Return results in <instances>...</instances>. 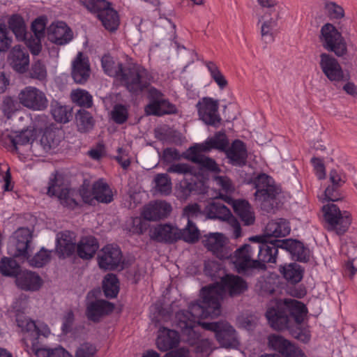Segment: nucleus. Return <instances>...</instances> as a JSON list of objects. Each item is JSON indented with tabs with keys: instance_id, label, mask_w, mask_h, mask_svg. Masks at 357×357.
Wrapping results in <instances>:
<instances>
[{
	"instance_id": "a18cd8bd",
	"label": "nucleus",
	"mask_w": 357,
	"mask_h": 357,
	"mask_svg": "<svg viewBox=\"0 0 357 357\" xmlns=\"http://www.w3.org/2000/svg\"><path fill=\"white\" fill-rule=\"evenodd\" d=\"M70 98L75 105L84 107L91 108L93 106V96L89 91L82 89L73 90Z\"/></svg>"
},
{
	"instance_id": "f03ea898",
	"label": "nucleus",
	"mask_w": 357,
	"mask_h": 357,
	"mask_svg": "<svg viewBox=\"0 0 357 357\" xmlns=\"http://www.w3.org/2000/svg\"><path fill=\"white\" fill-rule=\"evenodd\" d=\"M104 72L110 77H116L131 93L142 92L150 84L151 75L148 70L139 65L124 66L114 60L109 54L101 59Z\"/></svg>"
},
{
	"instance_id": "9b49d317",
	"label": "nucleus",
	"mask_w": 357,
	"mask_h": 357,
	"mask_svg": "<svg viewBox=\"0 0 357 357\" xmlns=\"http://www.w3.org/2000/svg\"><path fill=\"white\" fill-rule=\"evenodd\" d=\"M320 68L324 75L334 84L337 88L340 87V83L349 80V74H345L338 61L333 56L322 53L320 54Z\"/></svg>"
},
{
	"instance_id": "c756f323",
	"label": "nucleus",
	"mask_w": 357,
	"mask_h": 357,
	"mask_svg": "<svg viewBox=\"0 0 357 357\" xmlns=\"http://www.w3.org/2000/svg\"><path fill=\"white\" fill-rule=\"evenodd\" d=\"M282 245V249L289 252L294 259L300 262H307L310 259L309 250L299 241L288 238L279 242Z\"/></svg>"
},
{
	"instance_id": "09e8293b",
	"label": "nucleus",
	"mask_w": 357,
	"mask_h": 357,
	"mask_svg": "<svg viewBox=\"0 0 357 357\" xmlns=\"http://www.w3.org/2000/svg\"><path fill=\"white\" fill-rule=\"evenodd\" d=\"M268 344L274 350L284 356L293 344L279 335H271L268 337Z\"/></svg>"
},
{
	"instance_id": "7c9ffc66",
	"label": "nucleus",
	"mask_w": 357,
	"mask_h": 357,
	"mask_svg": "<svg viewBox=\"0 0 357 357\" xmlns=\"http://www.w3.org/2000/svg\"><path fill=\"white\" fill-rule=\"evenodd\" d=\"M151 238L160 243H173L179 240L178 228L170 225H159L151 231Z\"/></svg>"
},
{
	"instance_id": "b1692460",
	"label": "nucleus",
	"mask_w": 357,
	"mask_h": 357,
	"mask_svg": "<svg viewBox=\"0 0 357 357\" xmlns=\"http://www.w3.org/2000/svg\"><path fill=\"white\" fill-rule=\"evenodd\" d=\"M114 308L113 303L105 300H96L86 305V315L89 320L98 322L100 319L111 313Z\"/></svg>"
},
{
	"instance_id": "5701e85b",
	"label": "nucleus",
	"mask_w": 357,
	"mask_h": 357,
	"mask_svg": "<svg viewBox=\"0 0 357 357\" xmlns=\"http://www.w3.org/2000/svg\"><path fill=\"white\" fill-rule=\"evenodd\" d=\"M229 163L234 166L243 167L246 164L248 158L247 148L244 142L235 139L231 146L225 151Z\"/></svg>"
},
{
	"instance_id": "393cba45",
	"label": "nucleus",
	"mask_w": 357,
	"mask_h": 357,
	"mask_svg": "<svg viewBox=\"0 0 357 357\" xmlns=\"http://www.w3.org/2000/svg\"><path fill=\"white\" fill-rule=\"evenodd\" d=\"M172 206L166 202L151 203L144 207L142 217L149 221H156L166 218L171 212Z\"/></svg>"
},
{
	"instance_id": "37998d69",
	"label": "nucleus",
	"mask_w": 357,
	"mask_h": 357,
	"mask_svg": "<svg viewBox=\"0 0 357 357\" xmlns=\"http://www.w3.org/2000/svg\"><path fill=\"white\" fill-rule=\"evenodd\" d=\"M179 240H183L189 243L197 242L200 237V231L192 220H188L186 226L183 229H178Z\"/></svg>"
},
{
	"instance_id": "0e129e2a",
	"label": "nucleus",
	"mask_w": 357,
	"mask_h": 357,
	"mask_svg": "<svg viewBox=\"0 0 357 357\" xmlns=\"http://www.w3.org/2000/svg\"><path fill=\"white\" fill-rule=\"evenodd\" d=\"M41 38L31 34L29 38L26 36V39L23 40L25 41L27 47L33 55H38L41 52Z\"/></svg>"
},
{
	"instance_id": "e433bc0d",
	"label": "nucleus",
	"mask_w": 357,
	"mask_h": 357,
	"mask_svg": "<svg viewBox=\"0 0 357 357\" xmlns=\"http://www.w3.org/2000/svg\"><path fill=\"white\" fill-rule=\"evenodd\" d=\"M202 148V151H210L211 149H217L224 152L229 146V139L224 132L219 131L216 132L213 137L208 139L204 144H198Z\"/></svg>"
},
{
	"instance_id": "3c124183",
	"label": "nucleus",
	"mask_w": 357,
	"mask_h": 357,
	"mask_svg": "<svg viewBox=\"0 0 357 357\" xmlns=\"http://www.w3.org/2000/svg\"><path fill=\"white\" fill-rule=\"evenodd\" d=\"M204 63L210 73L211 78L217 84L220 89H225L228 85V82L220 72L218 66L213 61H206Z\"/></svg>"
},
{
	"instance_id": "6ab92c4d",
	"label": "nucleus",
	"mask_w": 357,
	"mask_h": 357,
	"mask_svg": "<svg viewBox=\"0 0 357 357\" xmlns=\"http://www.w3.org/2000/svg\"><path fill=\"white\" fill-rule=\"evenodd\" d=\"M281 9L273 8L272 12H264L259 21L262 20L261 34L263 38L268 42L274 40L278 20L280 19Z\"/></svg>"
},
{
	"instance_id": "f3484780",
	"label": "nucleus",
	"mask_w": 357,
	"mask_h": 357,
	"mask_svg": "<svg viewBox=\"0 0 357 357\" xmlns=\"http://www.w3.org/2000/svg\"><path fill=\"white\" fill-rule=\"evenodd\" d=\"M202 148L198 144L190 147L186 153H183V158L198 165L202 170L214 173L220 172V169L215 160L201 153Z\"/></svg>"
},
{
	"instance_id": "4d7b16f0",
	"label": "nucleus",
	"mask_w": 357,
	"mask_h": 357,
	"mask_svg": "<svg viewBox=\"0 0 357 357\" xmlns=\"http://www.w3.org/2000/svg\"><path fill=\"white\" fill-rule=\"evenodd\" d=\"M51 258L50 252L42 248L32 258L28 259L31 266L34 267H43L47 264Z\"/></svg>"
},
{
	"instance_id": "0eeeda50",
	"label": "nucleus",
	"mask_w": 357,
	"mask_h": 357,
	"mask_svg": "<svg viewBox=\"0 0 357 357\" xmlns=\"http://www.w3.org/2000/svg\"><path fill=\"white\" fill-rule=\"evenodd\" d=\"M325 228L328 231L335 232L339 236L345 234L352 222L351 214L347 211H342L333 203H329L322 207Z\"/></svg>"
},
{
	"instance_id": "e2e57ef3",
	"label": "nucleus",
	"mask_w": 357,
	"mask_h": 357,
	"mask_svg": "<svg viewBox=\"0 0 357 357\" xmlns=\"http://www.w3.org/2000/svg\"><path fill=\"white\" fill-rule=\"evenodd\" d=\"M326 9L328 17L332 20H339L344 17V10L343 8L335 2H328L326 3Z\"/></svg>"
},
{
	"instance_id": "774afa93",
	"label": "nucleus",
	"mask_w": 357,
	"mask_h": 357,
	"mask_svg": "<svg viewBox=\"0 0 357 357\" xmlns=\"http://www.w3.org/2000/svg\"><path fill=\"white\" fill-rule=\"evenodd\" d=\"M46 18L40 17L36 19L31 24V30L33 35L43 38L45 35V30L46 27Z\"/></svg>"
},
{
	"instance_id": "72a5a7b5",
	"label": "nucleus",
	"mask_w": 357,
	"mask_h": 357,
	"mask_svg": "<svg viewBox=\"0 0 357 357\" xmlns=\"http://www.w3.org/2000/svg\"><path fill=\"white\" fill-rule=\"evenodd\" d=\"M165 333L159 335L156 344L158 348L162 351H166L177 347L179 343V335L176 331L166 329Z\"/></svg>"
},
{
	"instance_id": "a19ab883",
	"label": "nucleus",
	"mask_w": 357,
	"mask_h": 357,
	"mask_svg": "<svg viewBox=\"0 0 357 357\" xmlns=\"http://www.w3.org/2000/svg\"><path fill=\"white\" fill-rule=\"evenodd\" d=\"M59 142V139L56 138V132L52 130H46L40 141H36L35 144H32V149H36L38 146H40L43 153H48L52 149L56 148Z\"/></svg>"
},
{
	"instance_id": "a878e982",
	"label": "nucleus",
	"mask_w": 357,
	"mask_h": 357,
	"mask_svg": "<svg viewBox=\"0 0 357 357\" xmlns=\"http://www.w3.org/2000/svg\"><path fill=\"white\" fill-rule=\"evenodd\" d=\"M56 250L60 257L73 255L77 251L75 233L68 230L59 233L56 238Z\"/></svg>"
},
{
	"instance_id": "a211bd4d",
	"label": "nucleus",
	"mask_w": 357,
	"mask_h": 357,
	"mask_svg": "<svg viewBox=\"0 0 357 357\" xmlns=\"http://www.w3.org/2000/svg\"><path fill=\"white\" fill-rule=\"evenodd\" d=\"M47 38L57 45H65L73 40V33L66 22H56L48 27Z\"/></svg>"
},
{
	"instance_id": "423d86ee",
	"label": "nucleus",
	"mask_w": 357,
	"mask_h": 357,
	"mask_svg": "<svg viewBox=\"0 0 357 357\" xmlns=\"http://www.w3.org/2000/svg\"><path fill=\"white\" fill-rule=\"evenodd\" d=\"M256 189L255 200L261 204V208L271 213L278 206L277 197L281 193V189L275 184L274 179L266 174H260L254 179Z\"/></svg>"
},
{
	"instance_id": "5fc2aeb1",
	"label": "nucleus",
	"mask_w": 357,
	"mask_h": 357,
	"mask_svg": "<svg viewBox=\"0 0 357 357\" xmlns=\"http://www.w3.org/2000/svg\"><path fill=\"white\" fill-rule=\"evenodd\" d=\"M51 113L54 120L60 123L68 122L69 118L71 116L68 108L58 102L52 103Z\"/></svg>"
},
{
	"instance_id": "bf43d9fd",
	"label": "nucleus",
	"mask_w": 357,
	"mask_h": 357,
	"mask_svg": "<svg viewBox=\"0 0 357 357\" xmlns=\"http://www.w3.org/2000/svg\"><path fill=\"white\" fill-rule=\"evenodd\" d=\"M33 135L31 130H22L15 137H10V142L12 145L17 149V145H26L31 143L35 144L33 142Z\"/></svg>"
},
{
	"instance_id": "052dcab7",
	"label": "nucleus",
	"mask_w": 357,
	"mask_h": 357,
	"mask_svg": "<svg viewBox=\"0 0 357 357\" xmlns=\"http://www.w3.org/2000/svg\"><path fill=\"white\" fill-rule=\"evenodd\" d=\"M111 114L112 120L117 124H123L126 122L128 119V108L121 104L116 105Z\"/></svg>"
},
{
	"instance_id": "4c0bfd02",
	"label": "nucleus",
	"mask_w": 357,
	"mask_h": 357,
	"mask_svg": "<svg viewBox=\"0 0 357 357\" xmlns=\"http://www.w3.org/2000/svg\"><path fill=\"white\" fill-rule=\"evenodd\" d=\"M280 271L284 278L291 284L298 283L303 277L304 269L299 264L294 262L281 266Z\"/></svg>"
},
{
	"instance_id": "39448f33",
	"label": "nucleus",
	"mask_w": 357,
	"mask_h": 357,
	"mask_svg": "<svg viewBox=\"0 0 357 357\" xmlns=\"http://www.w3.org/2000/svg\"><path fill=\"white\" fill-rule=\"evenodd\" d=\"M16 321L17 326L24 333V339L31 342L32 350L37 357H72L70 353L61 347L53 349L38 347V339L40 335L47 336L50 333L47 326H44L43 330H40L35 321L29 319L17 317Z\"/></svg>"
},
{
	"instance_id": "c03bdc74",
	"label": "nucleus",
	"mask_w": 357,
	"mask_h": 357,
	"mask_svg": "<svg viewBox=\"0 0 357 357\" xmlns=\"http://www.w3.org/2000/svg\"><path fill=\"white\" fill-rule=\"evenodd\" d=\"M102 290L105 296L108 298H114L117 296L119 287V280L113 273L107 274L102 281Z\"/></svg>"
},
{
	"instance_id": "1a4fd4ad",
	"label": "nucleus",
	"mask_w": 357,
	"mask_h": 357,
	"mask_svg": "<svg viewBox=\"0 0 357 357\" xmlns=\"http://www.w3.org/2000/svg\"><path fill=\"white\" fill-rule=\"evenodd\" d=\"M320 32L319 40L325 50L333 52L339 57L347 54V43L335 25L326 23L321 27Z\"/></svg>"
},
{
	"instance_id": "7ed1b4c3",
	"label": "nucleus",
	"mask_w": 357,
	"mask_h": 357,
	"mask_svg": "<svg viewBox=\"0 0 357 357\" xmlns=\"http://www.w3.org/2000/svg\"><path fill=\"white\" fill-rule=\"evenodd\" d=\"M307 312L306 306L301 301L287 298L269 307L265 314L270 326L275 331L290 329L294 324L304 321Z\"/></svg>"
},
{
	"instance_id": "79ce46f5",
	"label": "nucleus",
	"mask_w": 357,
	"mask_h": 357,
	"mask_svg": "<svg viewBox=\"0 0 357 357\" xmlns=\"http://www.w3.org/2000/svg\"><path fill=\"white\" fill-rule=\"evenodd\" d=\"M76 123L78 130L87 132L93 128L95 120L92 114L84 109H79L75 114Z\"/></svg>"
},
{
	"instance_id": "6e6552de",
	"label": "nucleus",
	"mask_w": 357,
	"mask_h": 357,
	"mask_svg": "<svg viewBox=\"0 0 357 357\" xmlns=\"http://www.w3.org/2000/svg\"><path fill=\"white\" fill-rule=\"evenodd\" d=\"M255 247L244 244L236 249L233 255L229 254L231 262L239 274L252 275L256 270H265L266 266L252 259Z\"/></svg>"
},
{
	"instance_id": "9d476101",
	"label": "nucleus",
	"mask_w": 357,
	"mask_h": 357,
	"mask_svg": "<svg viewBox=\"0 0 357 357\" xmlns=\"http://www.w3.org/2000/svg\"><path fill=\"white\" fill-rule=\"evenodd\" d=\"M252 242L257 243L255 251L258 252V259L264 265L266 263H275L278 249H282V245L279 242L282 240L268 239L265 236H255L249 238Z\"/></svg>"
},
{
	"instance_id": "58836bf2",
	"label": "nucleus",
	"mask_w": 357,
	"mask_h": 357,
	"mask_svg": "<svg viewBox=\"0 0 357 357\" xmlns=\"http://www.w3.org/2000/svg\"><path fill=\"white\" fill-rule=\"evenodd\" d=\"M93 195L98 202L109 204L113 201V194L109 185L102 180L96 181L92 186Z\"/></svg>"
},
{
	"instance_id": "4468645a",
	"label": "nucleus",
	"mask_w": 357,
	"mask_h": 357,
	"mask_svg": "<svg viewBox=\"0 0 357 357\" xmlns=\"http://www.w3.org/2000/svg\"><path fill=\"white\" fill-rule=\"evenodd\" d=\"M207 216L211 219L228 220L234 229L235 238L241 235V228L238 221L232 215L230 210L222 203L213 201L206 208Z\"/></svg>"
},
{
	"instance_id": "de8ad7c7",
	"label": "nucleus",
	"mask_w": 357,
	"mask_h": 357,
	"mask_svg": "<svg viewBox=\"0 0 357 357\" xmlns=\"http://www.w3.org/2000/svg\"><path fill=\"white\" fill-rule=\"evenodd\" d=\"M60 200L61 204L70 208H75L78 206L77 198L79 197L76 190L73 188L63 189L59 194L54 195Z\"/></svg>"
},
{
	"instance_id": "bb28decb",
	"label": "nucleus",
	"mask_w": 357,
	"mask_h": 357,
	"mask_svg": "<svg viewBox=\"0 0 357 357\" xmlns=\"http://www.w3.org/2000/svg\"><path fill=\"white\" fill-rule=\"evenodd\" d=\"M329 179L332 185L325 190L326 198L332 202L339 201L342 199L340 188L346 182V176L343 173L332 169L329 173Z\"/></svg>"
},
{
	"instance_id": "c85d7f7f",
	"label": "nucleus",
	"mask_w": 357,
	"mask_h": 357,
	"mask_svg": "<svg viewBox=\"0 0 357 357\" xmlns=\"http://www.w3.org/2000/svg\"><path fill=\"white\" fill-rule=\"evenodd\" d=\"M16 284L22 290L36 291L43 284L41 278L31 271H20L16 277Z\"/></svg>"
},
{
	"instance_id": "20e7f679",
	"label": "nucleus",
	"mask_w": 357,
	"mask_h": 357,
	"mask_svg": "<svg viewBox=\"0 0 357 357\" xmlns=\"http://www.w3.org/2000/svg\"><path fill=\"white\" fill-rule=\"evenodd\" d=\"M248 289L247 282L240 276L226 275L221 278L220 282L215 283L202 288L200 296L208 301L215 314H220V301L227 291L231 296H236Z\"/></svg>"
},
{
	"instance_id": "dca6fc26",
	"label": "nucleus",
	"mask_w": 357,
	"mask_h": 357,
	"mask_svg": "<svg viewBox=\"0 0 357 357\" xmlns=\"http://www.w3.org/2000/svg\"><path fill=\"white\" fill-rule=\"evenodd\" d=\"M32 232L28 228L22 227L15 231L12 238V245L14 251L12 253L15 257L29 259V244L32 241Z\"/></svg>"
},
{
	"instance_id": "69168bd1",
	"label": "nucleus",
	"mask_w": 357,
	"mask_h": 357,
	"mask_svg": "<svg viewBox=\"0 0 357 357\" xmlns=\"http://www.w3.org/2000/svg\"><path fill=\"white\" fill-rule=\"evenodd\" d=\"M97 352L96 347L89 342H85L79 345L77 349L75 357H94Z\"/></svg>"
},
{
	"instance_id": "8fccbe9b",
	"label": "nucleus",
	"mask_w": 357,
	"mask_h": 357,
	"mask_svg": "<svg viewBox=\"0 0 357 357\" xmlns=\"http://www.w3.org/2000/svg\"><path fill=\"white\" fill-rule=\"evenodd\" d=\"M201 183L195 181H188L187 179H183L179 183V186L176 189L178 197L181 199H187L192 193H200L198 190V185H201Z\"/></svg>"
},
{
	"instance_id": "603ef678",
	"label": "nucleus",
	"mask_w": 357,
	"mask_h": 357,
	"mask_svg": "<svg viewBox=\"0 0 357 357\" xmlns=\"http://www.w3.org/2000/svg\"><path fill=\"white\" fill-rule=\"evenodd\" d=\"M20 266L12 259L3 257L0 261V273L5 276H15L20 273Z\"/></svg>"
},
{
	"instance_id": "412c9836",
	"label": "nucleus",
	"mask_w": 357,
	"mask_h": 357,
	"mask_svg": "<svg viewBox=\"0 0 357 357\" xmlns=\"http://www.w3.org/2000/svg\"><path fill=\"white\" fill-rule=\"evenodd\" d=\"M90 65L82 52H78L72 63L71 75L74 82L79 84H85L90 77Z\"/></svg>"
},
{
	"instance_id": "2eb2a0df",
	"label": "nucleus",
	"mask_w": 357,
	"mask_h": 357,
	"mask_svg": "<svg viewBox=\"0 0 357 357\" xmlns=\"http://www.w3.org/2000/svg\"><path fill=\"white\" fill-rule=\"evenodd\" d=\"M122 258V252L118 245H107L101 249L98 254L99 267L104 270H114L121 264Z\"/></svg>"
},
{
	"instance_id": "680f3d73",
	"label": "nucleus",
	"mask_w": 357,
	"mask_h": 357,
	"mask_svg": "<svg viewBox=\"0 0 357 357\" xmlns=\"http://www.w3.org/2000/svg\"><path fill=\"white\" fill-rule=\"evenodd\" d=\"M9 31L3 23H0V52H6L12 43V38L8 36Z\"/></svg>"
},
{
	"instance_id": "13d9d810",
	"label": "nucleus",
	"mask_w": 357,
	"mask_h": 357,
	"mask_svg": "<svg viewBox=\"0 0 357 357\" xmlns=\"http://www.w3.org/2000/svg\"><path fill=\"white\" fill-rule=\"evenodd\" d=\"M29 75L31 78L40 81L46 79L47 73L45 63L40 60L33 62L29 70Z\"/></svg>"
},
{
	"instance_id": "cd10ccee",
	"label": "nucleus",
	"mask_w": 357,
	"mask_h": 357,
	"mask_svg": "<svg viewBox=\"0 0 357 357\" xmlns=\"http://www.w3.org/2000/svg\"><path fill=\"white\" fill-rule=\"evenodd\" d=\"M8 60L12 68L20 73H25L29 65V55L26 48L15 46L10 52Z\"/></svg>"
},
{
	"instance_id": "f257e3e1",
	"label": "nucleus",
	"mask_w": 357,
	"mask_h": 357,
	"mask_svg": "<svg viewBox=\"0 0 357 357\" xmlns=\"http://www.w3.org/2000/svg\"><path fill=\"white\" fill-rule=\"evenodd\" d=\"M200 299L191 303L188 310H182L176 313L175 324L189 344L195 343L200 335L199 326L207 331L215 333L218 340L224 335L226 326L222 322H200L201 319L215 318L219 316L213 313L208 301L200 296Z\"/></svg>"
},
{
	"instance_id": "864d4df0",
	"label": "nucleus",
	"mask_w": 357,
	"mask_h": 357,
	"mask_svg": "<svg viewBox=\"0 0 357 357\" xmlns=\"http://www.w3.org/2000/svg\"><path fill=\"white\" fill-rule=\"evenodd\" d=\"M80 3L91 13L96 14L97 17L111 3L106 0H80Z\"/></svg>"
},
{
	"instance_id": "4be33fe9",
	"label": "nucleus",
	"mask_w": 357,
	"mask_h": 357,
	"mask_svg": "<svg viewBox=\"0 0 357 357\" xmlns=\"http://www.w3.org/2000/svg\"><path fill=\"white\" fill-rule=\"evenodd\" d=\"M203 241L204 246L219 259L229 258V253L226 246V238L220 233L210 234Z\"/></svg>"
},
{
	"instance_id": "473e14b6",
	"label": "nucleus",
	"mask_w": 357,
	"mask_h": 357,
	"mask_svg": "<svg viewBox=\"0 0 357 357\" xmlns=\"http://www.w3.org/2000/svg\"><path fill=\"white\" fill-rule=\"evenodd\" d=\"M146 115L161 116L165 114H176L177 109L174 105L168 100L159 101H150L144 108Z\"/></svg>"
},
{
	"instance_id": "aec40b11",
	"label": "nucleus",
	"mask_w": 357,
	"mask_h": 357,
	"mask_svg": "<svg viewBox=\"0 0 357 357\" xmlns=\"http://www.w3.org/2000/svg\"><path fill=\"white\" fill-rule=\"evenodd\" d=\"M220 196L225 202L232 205L234 213L240 218L245 225L248 226L254 224L255 218L251 211V206L247 201L234 200L227 195H222L220 194Z\"/></svg>"
},
{
	"instance_id": "ddd939ff",
	"label": "nucleus",
	"mask_w": 357,
	"mask_h": 357,
	"mask_svg": "<svg viewBox=\"0 0 357 357\" xmlns=\"http://www.w3.org/2000/svg\"><path fill=\"white\" fill-rule=\"evenodd\" d=\"M18 99L24 107L33 111L44 110L48 105L45 94L33 86H26L22 89L18 95Z\"/></svg>"
},
{
	"instance_id": "f8f14e48",
	"label": "nucleus",
	"mask_w": 357,
	"mask_h": 357,
	"mask_svg": "<svg viewBox=\"0 0 357 357\" xmlns=\"http://www.w3.org/2000/svg\"><path fill=\"white\" fill-rule=\"evenodd\" d=\"M198 116L205 124L218 127L222 120L219 112V101L210 97H204L196 104Z\"/></svg>"
},
{
	"instance_id": "6e6d98bb",
	"label": "nucleus",
	"mask_w": 357,
	"mask_h": 357,
	"mask_svg": "<svg viewBox=\"0 0 357 357\" xmlns=\"http://www.w3.org/2000/svg\"><path fill=\"white\" fill-rule=\"evenodd\" d=\"M155 188L162 195H169L172 190L170 178L166 174H159L155 177Z\"/></svg>"
},
{
	"instance_id": "ea45409f",
	"label": "nucleus",
	"mask_w": 357,
	"mask_h": 357,
	"mask_svg": "<svg viewBox=\"0 0 357 357\" xmlns=\"http://www.w3.org/2000/svg\"><path fill=\"white\" fill-rule=\"evenodd\" d=\"M8 27L10 30L15 34L18 40H24L26 39V27L24 18L19 14L12 15L8 20Z\"/></svg>"
},
{
	"instance_id": "f704fd0d",
	"label": "nucleus",
	"mask_w": 357,
	"mask_h": 357,
	"mask_svg": "<svg viewBox=\"0 0 357 357\" xmlns=\"http://www.w3.org/2000/svg\"><path fill=\"white\" fill-rule=\"evenodd\" d=\"M98 18L105 29L111 32L115 31L120 24L118 12L112 7V5L107 6L101 14H99Z\"/></svg>"
},
{
	"instance_id": "49530a36",
	"label": "nucleus",
	"mask_w": 357,
	"mask_h": 357,
	"mask_svg": "<svg viewBox=\"0 0 357 357\" xmlns=\"http://www.w3.org/2000/svg\"><path fill=\"white\" fill-rule=\"evenodd\" d=\"M68 188L69 187L64 183V177L62 174L57 172L51 174L47 192L49 196L53 197L61 192L63 189Z\"/></svg>"
},
{
	"instance_id": "c9c22d12",
	"label": "nucleus",
	"mask_w": 357,
	"mask_h": 357,
	"mask_svg": "<svg viewBox=\"0 0 357 357\" xmlns=\"http://www.w3.org/2000/svg\"><path fill=\"white\" fill-rule=\"evenodd\" d=\"M291 229L289 223L284 219H280L278 221H271L266 227V235L268 239L271 237H282L288 235Z\"/></svg>"
},
{
	"instance_id": "2f4dec72",
	"label": "nucleus",
	"mask_w": 357,
	"mask_h": 357,
	"mask_svg": "<svg viewBox=\"0 0 357 357\" xmlns=\"http://www.w3.org/2000/svg\"><path fill=\"white\" fill-rule=\"evenodd\" d=\"M99 248L97 239L91 236L82 237L77 244V254L81 259H91Z\"/></svg>"
},
{
	"instance_id": "338daca9",
	"label": "nucleus",
	"mask_w": 357,
	"mask_h": 357,
	"mask_svg": "<svg viewBox=\"0 0 357 357\" xmlns=\"http://www.w3.org/2000/svg\"><path fill=\"white\" fill-rule=\"evenodd\" d=\"M167 172L168 173H174L177 174L186 175L188 174L192 175L194 174V168L186 163H176L170 165Z\"/></svg>"
}]
</instances>
